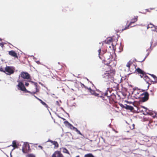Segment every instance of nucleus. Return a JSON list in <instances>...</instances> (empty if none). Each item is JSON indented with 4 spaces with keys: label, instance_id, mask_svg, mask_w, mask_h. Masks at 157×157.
<instances>
[{
    "label": "nucleus",
    "instance_id": "obj_26",
    "mask_svg": "<svg viewBox=\"0 0 157 157\" xmlns=\"http://www.w3.org/2000/svg\"><path fill=\"white\" fill-rule=\"evenodd\" d=\"M36 92H31L27 90L26 89V90H24V91H25L27 93H29L31 94H36L38 91L37 90V88H36Z\"/></svg>",
    "mask_w": 157,
    "mask_h": 157
},
{
    "label": "nucleus",
    "instance_id": "obj_44",
    "mask_svg": "<svg viewBox=\"0 0 157 157\" xmlns=\"http://www.w3.org/2000/svg\"><path fill=\"white\" fill-rule=\"evenodd\" d=\"M145 59V58H144V59H143V60L142 61H141V62H143V61H144Z\"/></svg>",
    "mask_w": 157,
    "mask_h": 157
},
{
    "label": "nucleus",
    "instance_id": "obj_38",
    "mask_svg": "<svg viewBox=\"0 0 157 157\" xmlns=\"http://www.w3.org/2000/svg\"><path fill=\"white\" fill-rule=\"evenodd\" d=\"M29 85V83L27 82H26L25 83V85L26 86H28Z\"/></svg>",
    "mask_w": 157,
    "mask_h": 157
},
{
    "label": "nucleus",
    "instance_id": "obj_9",
    "mask_svg": "<svg viewBox=\"0 0 157 157\" xmlns=\"http://www.w3.org/2000/svg\"><path fill=\"white\" fill-rule=\"evenodd\" d=\"M52 157H65L60 151H56L52 154Z\"/></svg>",
    "mask_w": 157,
    "mask_h": 157
},
{
    "label": "nucleus",
    "instance_id": "obj_42",
    "mask_svg": "<svg viewBox=\"0 0 157 157\" xmlns=\"http://www.w3.org/2000/svg\"><path fill=\"white\" fill-rule=\"evenodd\" d=\"M61 119H62L63 120H65V119L63 118H61Z\"/></svg>",
    "mask_w": 157,
    "mask_h": 157
},
{
    "label": "nucleus",
    "instance_id": "obj_20",
    "mask_svg": "<svg viewBox=\"0 0 157 157\" xmlns=\"http://www.w3.org/2000/svg\"><path fill=\"white\" fill-rule=\"evenodd\" d=\"M138 20V16H136L134 17V18L132 19H131V22H130L129 24H130V25H131L132 23H134L136 22Z\"/></svg>",
    "mask_w": 157,
    "mask_h": 157
},
{
    "label": "nucleus",
    "instance_id": "obj_5",
    "mask_svg": "<svg viewBox=\"0 0 157 157\" xmlns=\"http://www.w3.org/2000/svg\"><path fill=\"white\" fill-rule=\"evenodd\" d=\"M2 72L7 75H10L14 73V68L12 67L7 66L5 68V71H3Z\"/></svg>",
    "mask_w": 157,
    "mask_h": 157
},
{
    "label": "nucleus",
    "instance_id": "obj_11",
    "mask_svg": "<svg viewBox=\"0 0 157 157\" xmlns=\"http://www.w3.org/2000/svg\"><path fill=\"white\" fill-rule=\"evenodd\" d=\"M30 150V147L29 144H25L22 147V151L23 153H26Z\"/></svg>",
    "mask_w": 157,
    "mask_h": 157
},
{
    "label": "nucleus",
    "instance_id": "obj_29",
    "mask_svg": "<svg viewBox=\"0 0 157 157\" xmlns=\"http://www.w3.org/2000/svg\"><path fill=\"white\" fill-rule=\"evenodd\" d=\"M64 124L66 125H67L69 126H72V125L68 121H65L64 122Z\"/></svg>",
    "mask_w": 157,
    "mask_h": 157
},
{
    "label": "nucleus",
    "instance_id": "obj_49",
    "mask_svg": "<svg viewBox=\"0 0 157 157\" xmlns=\"http://www.w3.org/2000/svg\"><path fill=\"white\" fill-rule=\"evenodd\" d=\"M56 102H57V103H58V104L59 103V102H58V101H56Z\"/></svg>",
    "mask_w": 157,
    "mask_h": 157
},
{
    "label": "nucleus",
    "instance_id": "obj_48",
    "mask_svg": "<svg viewBox=\"0 0 157 157\" xmlns=\"http://www.w3.org/2000/svg\"><path fill=\"white\" fill-rule=\"evenodd\" d=\"M114 131H115L116 132H118L117 131H116L115 130H114Z\"/></svg>",
    "mask_w": 157,
    "mask_h": 157
},
{
    "label": "nucleus",
    "instance_id": "obj_28",
    "mask_svg": "<svg viewBox=\"0 0 157 157\" xmlns=\"http://www.w3.org/2000/svg\"><path fill=\"white\" fill-rule=\"evenodd\" d=\"M12 146L14 148H17L16 142L15 141H13L12 143Z\"/></svg>",
    "mask_w": 157,
    "mask_h": 157
},
{
    "label": "nucleus",
    "instance_id": "obj_32",
    "mask_svg": "<svg viewBox=\"0 0 157 157\" xmlns=\"http://www.w3.org/2000/svg\"><path fill=\"white\" fill-rule=\"evenodd\" d=\"M130 128L131 129H133L135 128V124H132L130 126Z\"/></svg>",
    "mask_w": 157,
    "mask_h": 157
},
{
    "label": "nucleus",
    "instance_id": "obj_16",
    "mask_svg": "<svg viewBox=\"0 0 157 157\" xmlns=\"http://www.w3.org/2000/svg\"><path fill=\"white\" fill-rule=\"evenodd\" d=\"M9 55L12 56L13 57L15 58H18L17 53L13 50H11L9 51Z\"/></svg>",
    "mask_w": 157,
    "mask_h": 157
},
{
    "label": "nucleus",
    "instance_id": "obj_3",
    "mask_svg": "<svg viewBox=\"0 0 157 157\" xmlns=\"http://www.w3.org/2000/svg\"><path fill=\"white\" fill-rule=\"evenodd\" d=\"M101 49H99L98 50V55L100 59L102 60V62L105 65L108 64V63L112 59V56L110 53L107 52L103 55L104 59L101 58L100 56Z\"/></svg>",
    "mask_w": 157,
    "mask_h": 157
},
{
    "label": "nucleus",
    "instance_id": "obj_14",
    "mask_svg": "<svg viewBox=\"0 0 157 157\" xmlns=\"http://www.w3.org/2000/svg\"><path fill=\"white\" fill-rule=\"evenodd\" d=\"M135 68L136 69V71L138 72V73L140 74V76L141 77V76H143V75L145 73V72L143 70H141L140 68H136V65H135L134 64H133Z\"/></svg>",
    "mask_w": 157,
    "mask_h": 157
},
{
    "label": "nucleus",
    "instance_id": "obj_24",
    "mask_svg": "<svg viewBox=\"0 0 157 157\" xmlns=\"http://www.w3.org/2000/svg\"><path fill=\"white\" fill-rule=\"evenodd\" d=\"M62 149H63V153L70 155L69 152L66 148L63 147Z\"/></svg>",
    "mask_w": 157,
    "mask_h": 157
},
{
    "label": "nucleus",
    "instance_id": "obj_6",
    "mask_svg": "<svg viewBox=\"0 0 157 157\" xmlns=\"http://www.w3.org/2000/svg\"><path fill=\"white\" fill-rule=\"evenodd\" d=\"M20 77L24 79H31V77L30 75L27 72H22L20 75Z\"/></svg>",
    "mask_w": 157,
    "mask_h": 157
},
{
    "label": "nucleus",
    "instance_id": "obj_8",
    "mask_svg": "<svg viewBox=\"0 0 157 157\" xmlns=\"http://www.w3.org/2000/svg\"><path fill=\"white\" fill-rule=\"evenodd\" d=\"M140 98H141V101L143 102L147 101L149 98V94L147 92H143Z\"/></svg>",
    "mask_w": 157,
    "mask_h": 157
},
{
    "label": "nucleus",
    "instance_id": "obj_43",
    "mask_svg": "<svg viewBox=\"0 0 157 157\" xmlns=\"http://www.w3.org/2000/svg\"><path fill=\"white\" fill-rule=\"evenodd\" d=\"M150 114L151 115H153V113H150Z\"/></svg>",
    "mask_w": 157,
    "mask_h": 157
},
{
    "label": "nucleus",
    "instance_id": "obj_18",
    "mask_svg": "<svg viewBox=\"0 0 157 157\" xmlns=\"http://www.w3.org/2000/svg\"><path fill=\"white\" fill-rule=\"evenodd\" d=\"M34 97L38 100H39L40 103L44 106L46 108H48V105L46 104L43 101H42V100L41 99L37 97H36L34 95Z\"/></svg>",
    "mask_w": 157,
    "mask_h": 157
},
{
    "label": "nucleus",
    "instance_id": "obj_2",
    "mask_svg": "<svg viewBox=\"0 0 157 157\" xmlns=\"http://www.w3.org/2000/svg\"><path fill=\"white\" fill-rule=\"evenodd\" d=\"M101 94L99 96L104 100H107L108 99L109 102L111 104H113L116 100V95L113 94H111V92L109 90H107L105 93Z\"/></svg>",
    "mask_w": 157,
    "mask_h": 157
},
{
    "label": "nucleus",
    "instance_id": "obj_13",
    "mask_svg": "<svg viewBox=\"0 0 157 157\" xmlns=\"http://www.w3.org/2000/svg\"><path fill=\"white\" fill-rule=\"evenodd\" d=\"M141 77L143 78L148 84H151V82L150 78L146 75L145 73L143 75V76H141Z\"/></svg>",
    "mask_w": 157,
    "mask_h": 157
},
{
    "label": "nucleus",
    "instance_id": "obj_53",
    "mask_svg": "<svg viewBox=\"0 0 157 157\" xmlns=\"http://www.w3.org/2000/svg\"><path fill=\"white\" fill-rule=\"evenodd\" d=\"M156 137L157 138V136Z\"/></svg>",
    "mask_w": 157,
    "mask_h": 157
},
{
    "label": "nucleus",
    "instance_id": "obj_47",
    "mask_svg": "<svg viewBox=\"0 0 157 157\" xmlns=\"http://www.w3.org/2000/svg\"><path fill=\"white\" fill-rule=\"evenodd\" d=\"M76 157H79V155H77Z\"/></svg>",
    "mask_w": 157,
    "mask_h": 157
},
{
    "label": "nucleus",
    "instance_id": "obj_25",
    "mask_svg": "<svg viewBox=\"0 0 157 157\" xmlns=\"http://www.w3.org/2000/svg\"><path fill=\"white\" fill-rule=\"evenodd\" d=\"M152 77L154 78V80L152 82L153 83H157V77L156 76L154 75H151Z\"/></svg>",
    "mask_w": 157,
    "mask_h": 157
},
{
    "label": "nucleus",
    "instance_id": "obj_31",
    "mask_svg": "<svg viewBox=\"0 0 157 157\" xmlns=\"http://www.w3.org/2000/svg\"><path fill=\"white\" fill-rule=\"evenodd\" d=\"M75 130L76 131V132H77V133L78 134H79L81 135H82V134L81 133L80 131L78 130L77 128H74Z\"/></svg>",
    "mask_w": 157,
    "mask_h": 157
},
{
    "label": "nucleus",
    "instance_id": "obj_50",
    "mask_svg": "<svg viewBox=\"0 0 157 157\" xmlns=\"http://www.w3.org/2000/svg\"><path fill=\"white\" fill-rule=\"evenodd\" d=\"M151 46L152 44V42H151Z\"/></svg>",
    "mask_w": 157,
    "mask_h": 157
},
{
    "label": "nucleus",
    "instance_id": "obj_7",
    "mask_svg": "<svg viewBox=\"0 0 157 157\" xmlns=\"http://www.w3.org/2000/svg\"><path fill=\"white\" fill-rule=\"evenodd\" d=\"M149 139L150 138L147 136L145 137L142 141H144V143H143L142 141H141V143L140 144L144 145L148 147H150L151 145V144H149L147 143L149 141Z\"/></svg>",
    "mask_w": 157,
    "mask_h": 157
},
{
    "label": "nucleus",
    "instance_id": "obj_36",
    "mask_svg": "<svg viewBox=\"0 0 157 157\" xmlns=\"http://www.w3.org/2000/svg\"><path fill=\"white\" fill-rule=\"evenodd\" d=\"M69 127H70V128L71 129H75V128H76L75 127H74L72 125V126H69Z\"/></svg>",
    "mask_w": 157,
    "mask_h": 157
},
{
    "label": "nucleus",
    "instance_id": "obj_52",
    "mask_svg": "<svg viewBox=\"0 0 157 157\" xmlns=\"http://www.w3.org/2000/svg\"><path fill=\"white\" fill-rule=\"evenodd\" d=\"M102 45L103 44V43H102Z\"/></svg>",
    "mask_w": 157,
    "mask_h": 157
},
{
    "label": "nucleus",
    "instance_id": "obj_21",
    "mask_svg": "<svg viewBox=\"0 0 157 157\" xmlns=\"http://www.w3.org/2000/svg\"><path fill=\"white\" fill-rule=\"evenodd\" d=\"M132 26H131V25H130V24L129 23L128 25L127 24L125 26V27L122 29V31H123L124 30L128 29H129V27H132Z\"/></svg>",
    "mask_w": 157,
    "mask_h": 157
},
{
    "label": "nucleus",
    "instance_id": "obj_15",
    "mask_svg": "<svg viewBox=\"0 0 157 157\" xmlns=\"http://www.w3.org/2000/svg\"><path fill=\"white\" fill-rule=\"evenodd\" d=\"M120 105L123 108L126 109H127L130 110L132 111L134 109L133 107L131 106L128 105L126 104L125 105H124L123 104H121Z\"/></svg>",
    "mask_w": 157,
    "mask_h": 157
},
{
    "label": "nucleus",
    "instance_id": "obj_35",
    "mask_svg": "<svg viewBox=\"0 0 157 157\" xmlns=\"http://www.w3.org/2000/svg\"><path fill=\"white\" fill-rule=\"evenodd\" d=\"M152 117L153 118H157V114H155V115H153L152 116Z\"/></svg>",
    "mask_w": 157,
    "mask_h": 157
},
{
    "label": "nucleus",
    "instance_id": "obj_22",
    "mask_svg": "<svg viewBox=\"0 0 157 157\" xmlns=\"http://www.w3.org/2000/svg\"><path fill=\"white\" fill-rule=\"evenodd\" d=\"M133 64V63L131 61H129L127 63L126 66L128 68V69L130 70V67Z\"/></svg>",
    "mask_w": 157,
    "mask_h": 157
},
{
    "label": "nucleus",
    "instance_id": "obj_27",
    "mask_svg": "<svg viewBox=\"0 0 157 157\" xmlns=\"http://www.w3.org/2000/svg\"><path fill=\"white\" fill-rule=\"evenodd\" d=\"M84 157H94L91 153H88L86 154Z\"/></svg>",
    "mask_w": 157,
    "mask_h": 157
},
{
    "label": "nucleus",
    "instance_id": "obj_17",
    "mask_svg": "<svg viewBox=\"0 0 157 157\" xmlns=\"http://www.w3.org/2000/svg\"><path fill=\"white\" fill-rule=\"evenodd\" d=\"M48 142H50L54 145L55 148H57L59 147V145L58 142L56 141H53L51 140H48Z\"/></svg>",
    "mask_w": 157,
    "mask_h": 157
},
{
    "label": "nucleus",
    "instance_id": "obj_30",
    "mask_svg": "<svg viewBox=\"0 0 157 157\" xmlns=\"http://www.w3.org/2000/svg\"><path fill=\"white\" fill-rule=\"evenodd\" d=\"M75 130L76 131V132H77V133L78 134H79L81 135H82V134L81 133L80 131L78 130L77 128H74Z\"/></svg>",
    "mask_w": 157,
    "mask_h": 157
},
{
    "label": "nucleus",
    "instance_id": "obj_23",
    "mask_svg": "<svg viewBox=\"0 0 157 157\" xmlns=\"http://www.w3.org/2000/svg\"><path fill=\"white\" fill-rule=\"evenodd\" d=\"M154 27L155 28V29H157V26H155L153 24L151 23H150L147 25V29H148L149 28H153Z\"/></svg>",
    "mask_w": 157,
    "mask_h": 157
},
{
    "label": "nucleus",
    "instance_id": "obj_37",
    "mask_svg": "<svg viewBox=\"0 0 157 157\" xmlns=\"http://www.w3.org/2000/svg\"><path fill=\"white\" fill-rule=\"evenodd\" d=\"M0 46H1L3 48L4 46V44L2 43H0Z\"/></svg>",
    "mask_w": 157,
    "mask_h": 157
},
{
    "label": "nucleus",
    "instance_id": "obj_41",
    "mask_svg": "<svg viewBox=\"0 0 157 157\" xmlns=\"http://www.w3.org/2000/svg\"><path fill=\"white\" fill-rule=\"evenodd\" d=\"M157 45V42H156L155 44V45H154V46H155L156 45Z\"/></svg>",
    "mask_w": 157,
    "mask_h": 157
},
{
    "label": "nucleus",
    "instance_id": "obj_33",
    "mask_svg": "<svg viewBox=\"0 0 157 157\" xmlns=\"http://www.w3.org/2000/svg\"><path fill=\"white\" fill-rule=\"evenodd\" d=\"M28 157H36L35 155L33 154H29L28 155Z\"/></svg>",
    "mask_w": 157,
    "mask_h": 157
},
{
    "label": "nucleus",
    "instance_id": "obj_1",
    "mask_svg": "<svg viewBox=\"0 0 157 157\" xmlns=\"http://www.w3.org/2000/svg\"><path fill=\"white\" fill-rule=\"evenodd\" d=\"M116 62L111 59L108 63V64L105 65L103 66V69L105 73L102 75L103 78L108 79L109 80L110 79L112 80L113 76L114 75L115 71L113 68L115 67Z\"/></svg>",
    "mask_w": 157,
    "mask_h": 157
},
{
    "label": "nucleus",
    "instance_id": "obj_40",
    "mask_svg": "<svg viewBox=\"0 0 157 157\" xmlns=\"http://www.w3.org/2000/svg\"><path fill=\"white\" fill-rule=\"evenodd\" d=\"M0 71H4V70H2V68H1L0 69Z\"/></svg>",
    "mask_w": 157,
    "mask_h": 157
},
{
    "label": "nucleus",
    "instance_id": "obj_19",
    "mask_svg": "<svg viewBox=\"0 0 157 157\" xmlns=\"http://www.w3.org/2000/svg\"><path fill=\"white\" fill-rule=\"evenodd\" d=\"M113 41V40L112 38L109 37L107 38L106 40H105L104 42L105 44H109L112 43Z\"/></svg>",
    "mask_w": 157,
    "mask_h": 157
},
{
    "label": "nucleus",
    "instance_id": "obj_39",
    "mask_svg": "<svg viewBox=\"0 0 157 157\" xmlns=\"http://www.w3.org/2000/svg\"><path fill=\"white\" fill-rule=\"evenodd\" d=\"M38 147H40V148H41V149H43V147H42V146H40V145H39V146H38Z\"/></svg>",
    "mask_w": 157,
    "mask_h": 157
},
{
    "label": "nucleus",
    "instance_id": "obj_10",
    "mask_svg": "<svg viewBox=\"0 0 157 157\" xmlns=\"http://www.w3.org/2000/svg\"><path fill=\"white\" fill-rule=\"evenodd\" d=\"M17 82H18L17 85V86L20 88V90L22 91L26 90V88L24 86L23 83L20 80H18Z\"/></svg>",
    "mask_w": 157,
    "mask_h": 157
},
{
    "label": "nucleus",
    "instance_id": "obj_4",
    "mask_svg": "<svg viewBox=\"0 0 157 157\" xmlns=\"http://www.w3.org/2000/svg\"><path fill=\"white\" fill-rule=\"evenodd\" d=\"M142 91H141L140 89L137 88L134 89L132 92V94L134 96V97L136 99L140 98L143 94Z\"/></svg>",
    "mask_w": 157,
    "mask_h": 157
},
{
    "label": "nucleus",
    "instance_id": "obj_45",
    "mask_svg": "<svg viewBox=\"0 0 157 157\" xmlns=\"http://www.w3.org/2000/svg\"><path fill=\"white\" fill-rule=\"evenodd\" d=\"M29 82H33V81H30H30H29Z\"/></svg>",
    "mask_w": 157,
    "mask_h": 157
},
{
    "label": "nucleus",
    "instance_id": "obj_34",
    "mask_svg": "<svg viewBox=\"0 0 157 157\" xmlns=\"http://www.w3.org/2000/svg\"><path fill=\"white\" fill-rule=\"evenodd\" d=\"M82 136L81 137V138H82V139H84V138H86V139H87V138L86 137V136L84 135H83L82 134V135H81Z\"/></svg>",
    "mask_w": 157,
    "mask_h": 157
},
{
    "label": "nucleus",
    "instance_id": "obj_51",
    "mask_svg": "<svg viewBox=\"0 0 157 157\" xmlns=\"http://www.w3.org/2000/svg\"><path fill=\"white\" fill-rule=\"evenodd\" d=\"M147 10L148 11V9H147Z\"/></svg>",
    "mask_w": 157,
    "mask_h": 157
},
{
    "label": "nucleus",
    "instance_id": "obj_12",
    "mask_svg": "<svg viewBox=\"0 0 157 157\" xmlns=\"http://www.w3.org/2000/svg\"><path fill=\"white\" fill-rule=\"evenodd\" d=\"M141 77L143 78L148 84H151V82L150 78L146 75L145 73L143 75V76H141Z\"/></svg>",
    "mask_w": 157,
    "mask_h": 157
},
{
    "label": "nucleus",
    "instance_id": "obj_46",
    "mask_svg": "<svg viewBox=\"0 0 157 157\" xmlns=\"http://www.w3.org/2000/svg\"><path fill=\"white\" fill-rule=\"evenodd\" d=\"M2 41V39H1V38H0V41H1V42Z\"/></svg>",
    "mask_w": 157,
    "mask_h": 157
}]
</instances>
